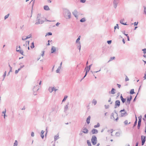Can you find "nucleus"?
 I'll return each mask as SVG.
<instances>
[{
  "instance_id": "nucleus-35",
  "label": "nucleus",
  "mask_w": 146,
  "mask_h": 146,
  "mask_svg": "<svg viewBox=\"0 0 146 146\" xmlns=\"http://www.w3.org/2000/svg\"><path fill=\"white\" fill-rule=\"evenodd\" d=\"M115 58V57H111L110 58V60L108 61V62H110L111 61L113 60Z\"/></svg>"
},
{
  "instance_id": "nucleus-49",
  "label": "nucleus",
  "mask_w": 146,
  "mask_h": 146,
  "mask_svg": "<svg viewBox=\"0 0 146 146\" xmlns=\"http://www.w3.org/2000/svg\"><path fill=\"white\" fill-rule=\"evenodd\" d=\"M124 123L125 125H127L128 124V121L127 120H126L124 122Z\"/></svg>"
},
{
  "instance_id": "nucleus-18",
  "label": "nucleus",
  "mask_w": 146,
  "mask_h": 146,
  "mask_svg": "<svg viewBox=\"0 0 146 146\" xmlns=\"http://www.w3.org/2000/svg\"><path fill=\"white\" fill-rule=\"evenodd\" d=\"M17 48L16 49V51L17 52H20L22 55L24 56L23 54V51L22 50H17Z\"/></svg>"
},
{
  "instance_id": "nucleus-25",
  "label": "nucleus",
  "mask_w": 146,
  "mask_h": 146,
  "mask_svg": "<svg viewBox=\"0 0 146 146\" xmlns=\"http://www.w3.org/2000/svg\"><path fill=\"white\" fill-rule=\"evenodd\" d=\"M44 132V131L42 130L41 132L40 136L42 139L44 138V135H43Z\"/></svg>"
},
{
  "instance_id": "nucleus-19",
  "label": "nucleus",
  "mask_w": 146,
  "mask_h": 146,
  "mask_svg": "<svg viewBox=\"0 0 146 146\" xmlns=\"http://www.w3.org/2000/svg\"><path fill=\"white\" fill-rule=\"evenodd\" d=\"M90 118H91L90 116H89L87 119L86 122L88 124H89V123H90Z\"/></svg>"
},
{
  "instance_id": "nucleus-3",
  "label": "nucleus",
  "mask_w": 146,
  "mask_h": 146,
  "mask_svg": "<svg viewBox=\"0 0 146 146\" xmlns=\"http://www.w3.org/2000/svg\"><path fill=\"white\" fill-rule=\"evenodd\" d=\"M91 140L92 143L93 145H94L97 143V139L95 135H93L92 136Z\"/></svg>"
},
{
  "instance_id": "nucleus-26",
  "label": "nucleus",
  "mask_w": 146,
  "mask_h": 146,
  "mask_svg": "<svg viewBox=\"0 0 146 146\" xmlns=\"http://www.w3.org/2000/svg\"><path fill=\"white\" fill-rule=\"evenodd\" d=\"M90 68H89L88 67V66H87V67H86L85 68V71H86V72L88 73L89 72V70H90Z\"/></svg>"
},
{
  "instance_id": "nucleus-31",
  "label": "nucleus",
  "mask_w": 146,
  "mask_h": 146,
  "mask_svg": "<svg viewBox=\"0 0 146 146\" xmlns=\"http://www.w3.org/2000/svg\"><path fill=\"white\" fill-rule=\"evenodd\" d=\"M80 36H78V38L76 39V43H78V42L79 41V40L80 39Z\"/></svg>"
},
{
  "instance_id": "nucleus-61",
  "label": "nucleus",
  "mask_w": 146,
  "mask_h": 146,
  "mask_svg": "<svg viewBox=\"0 0 146 146\" xmlns=\"http://www.w3.org/2000/svg\"><path fill=\"white\" fill-rule=\"evenodd\" d=\"M6 75L4 74L3 75V80L4 79V78H5V76H6Z\"/></svg>"
},
{
  "instance_id": "nucleus-48",
  "label": "nucleus",
  "mask_w": 146,
  "mask_h": 146,
  "mask_svg": "<svg viewBox=\"0 0 146 146\" xmlns=\"http://www.w3.org/2000/svg\"><path fill=\"white\" fill-rule=\"evenodd\" d=\"M80 2L82 3H84L86 1V0H80Z\"/></svg>"
},
{
  "instance_id": "nucleus-32",
  "label": "nucleus",
  "mask_w": 146,
  "mask_h": 146,
  "mask_svg": "<svg viewBox=\"0 0 146 146\" xmlns=\"http://www.w3.org/2000/svg\"><path fill=\"white\" fill-rule=\"evenodd\" d=\"M135 93L134 92V90L133 89H132L131 90L130 92V94H133Z\"/></svg>"
},
{
  "instance_id": "nucleus-12",
  "label": "nucleus",
  "mask_w": 146,
  "mask_h": 146,
  "mask_svg": "<svg viewBox=\"0 0 146 146\" xmlns=\"http://www.w3.org/2000/svg\"><path fill=\"white\" fill-rule=\"evenodd\" d=\"M82 129L84 131H82V133L86 134L88 133V130L86 127H83L82 128Z\"/></svg>"
},
{
  "instance_id": "nucleus-36",
  "label": "nucleus",
  "mask_w": 146,
  "mask_h": 146,
  "mask_svg": "<svg viewBox=\"0 0 146 146\" xmlns=\"http://www.w3.org/2000/svg\"><path fill=\"white\" fill-rule=\"evenodd\" d=\"M120 134L119 132H117L115 133V135L117 137H119L120 136Z\"/></svg>"
},
{
  "instance_id": "nucleus-51",
  "label": "nucleus",
  "mask_w": 146,
  "mask_h": 146,
  "mask_svg": "<svg viewBox=\"0 0 146 146\" xmlns=\"http://www.w3.org/2000/svg\"><path fill=\"white\" fill-rule=\"evenodd\" d=\"M100 70H101V69L99 71H94V72H92V71H91V72H92V74H93V73H94V72L97 73L98 72H100Z\"/></svg>"
},
{
  "instance_id": "nucleus-11",
  "label": "nucleus",
  "mask_w": 146,
  "mask_h": 146,
  "mask_svg": "<svg viewBox=\"0 0 146 146\" xmlns=\"http://www.w3.org/2000/svg\"><path fill=\"white\" fill-rule=\"evenodd\" d=\"M69 105V103L68 102L66 105L64 107V111L65 112H66V111L68 110V105Z\"/></svg>"
},
{
  "instance_id": "nucleus-17",
  "label": "nucleus",
  "mask_w": 146,
  "mask_h": 146,
  "mask_svg": "<svg viewBox=\"0 0 146 146\" xmlns=\"http://www.w3.org/2000/svg\"><path fill=\"white\" fill-rule=\"evenodd\" d=\"M120 98L121 99L123 103H124L126 101V99L124 98H123V96H122V94H121V96H120Z\"/></svg>"
},
{
  "instance_id": "nucleus-54",
  "label": "nucleus",
  "mask_w": 146,
  "mask_h": 146,
  "mask_svg": "<svg viewBox=\"0 0 146 146\" xmlns=\"http://www.w3.org/2000/svg\"><path fill=\"white\" fill-rule=\"evenodd\" d=\"M138 23V22H135L133 23V24L135 26H137V25Z\"/></svg>"
},
{
  "instance_id": "nucleus-63",
  "label": "nucleus",
  "mask_w": 146,
  "mask_h": 146,
  "mask_svg": "<svg viewBox=\"0 0 146 146\" xmlns=\"http://www.w3.org/2000/svg\"><path fill=\"white\" fill-rule=\"evenodd\" d=\"M12 71V67H10L9 72H11Z\"/></svg>"
},
{
  "instance_id": "nucleus-23",
  "label": "nucleus",
  "mask_w": 146,
  "mask_h": 146,
  "mask_svg": "<svg viewBox=\"0 0 146 146\" xmlns=\"http://www.w3.org/2000/svg\"><path fill=\"white\" fill-rule=\"evenodd\" d=\"M44 9L45 10H50V9L48 7V6L47 5H45L44 7Z\"/></svg>"
},
{
  "instance_id": "nucleus-56",
  "label": "nucleus",
  "mask_w": 146,
  "mask_h": 146,
  "mask_svg": "<svg viewBox=\"0 0 146 146\" xmlns=\"http://www.w3.org/2000/svg\"><path fill=\"white\" fill-rule=\"evenodd\" d=\"M117 86L119 88H120L121 87V85L119 84H117Z\"/></svg>"
},
{
  "instance_id": "nucleus-39",
  "label": "nucleus",
  "mask_w": 146,
  "mask_h": 146,
  "mask_svg": "<svg viewBox=\"0 0 146 146\" xmlns=\"http://www.w3.org/2000/svg\"><path fill=\"white\" fill-rule=\"evenodd\" d=\"M35 47L34 43L33 42L31 43V48H33Z\"/></svg>"
},
{
  "instance_id": "nucleus-53",
  "label": "nucleus",
  "mask_w": 146,
  "mask_h": 146,
  "mask_svg": "<svg viewBox=\"0 0 146 146\" xmlns=\"http://www.w3.org/2000/svg\"><path fill=\"white\" fill-rule=\"evenodd\" d=\"M31 136H32L33 137H34V133L33 132H32L31 133Z\"/></svg>"
},
{
  "instance_id": "nucleus-62",
  "label": "nucleus",
  "mask_w": 146,
  "mask_h": 146,
  "mask_svg": "<svg viewBox=\"0 0 146 146\" xmlns=\"http://www.w3.org/2000/svg\"><path fill=\"white\" fill-rule=\"evenodd\" d=\"M25 109V106H24L23 108L21 109L22 110H24Z\"/></svg>"
},
{
  "instance_id": "nucleus-7",
  "label": "nucleus",
  "mask_w": 146,
  "mask_h": 146,
  "mask_svg": "<svg viewBox=\"0 0 146 146\" xmlns=\"http://www.w3.org/2000/svg\"><path fill=\"white\" fill-rule=\"evenodd\" d=\"M38 89L39 88H38V86L37 84L35 86H34V88H33V92H34L33 94L35 95H36V94H35V93L36 91H38Z\"/></svg>"
},
{
  "instance_id": "nucleus-37",
  "label": "nucleus",
  "mask_w": 146,
  "mask_h": 146,
  "mask_svg": "<svg viewBox=\"0 0 146 146\" xmlns=\"http://www.w3.org/2000/svg\"><path fill=\"white\" fill-rule=\"evenodd\" d=\"M100 126V124L99 123H98L96 125H95L94 126V128H97Z\"/></svg>"
},
{
  "instance_id": "nucleus-33",
  "label": "nucleus",
  "mask_w": 146,
  "mask_h": 146,
  "mask_svg": "<svg viewBox=\"0 0 146 146\" xmlns=\"http://www.w3.org/2000/svg\"><path fill=\"white\" fill-rule=\"evenodd\" d=\"M111 119H115V118L114 117V113H111Z\"/></svg>"
},
{
  "instance_id": "nucleus-15",
  "label": "nucleus",
  "mask_w": 146,
  "mask_h": 146,
  "mask_svg": "<svg viewBox=\"0 0 146 146\" xmlns=\"http://www.w3.org/2000/svg\"><path fill=\"white\" fill-rule=\"evenodd\" d=\"M115 90L114 88H112L111 91L109 92V93L110 94H114L115 93Z\"/></svg>"
},
{
  "instance_id": "nucleus-8",
  "label": "nucleus",
  "mask_w": 146,
  "mask_h": 146,
  "mask_svg": "<svg viewBox=\"0 0 146 146\" xmlns=\"http://www.w3.org/2000/svg\"><path fill=\"white\" fill-rule=\"evenodd\" d=\"M141 145H143L144 144L146 141V137L143 135L141 136Z\"/></svg>"
},
{
  "instance_id": "nucleus-9",
  "label": "nucleus",
  "mask_w": 146,
  "mask_h": 146,
  "mask_svg": "<svg viewBox=\"0 0 146 146\" xmlns=\"http://www.w3.org/2000/svg\"><path fill=\"white\" fill-rule=\"evenodd\" d=\"M132 96L131 95L130 96V97H128L127 98V103L126 104L127 105V104L129 105L130 104L131 102V101L132 99Z\"/></svg>"
},
{
  "instance_id": "nucleus-45",
  "label": "nucleus",
  "mask_w": 146,
  "mask_h": 146,
  "mask_svg": "<svg viewBox=\"0 0 146 146\" xmlns=\"http://www.w3.org/2000/svg\"><path fill=\"white\" fill-rule=\"evenodd\" d=\"M125 81H128L129 80V79L128 78V77H127V76H125Z\"/></svg>"
},
{
  "instance_id": "nucleus-20",
  "label": "nucleus",
  "mask_w": 146,
  "mask_h": 146,
  "mask_svg": "<svg viewBox=\"0 0 146 146\" xmlns=\"http://www.w3.org/2000/svg\"><path fill=\"white\" fill-rule=\"evenodd\" d=\"M141 121H140V120L139 119L138 121V123L137 125V128L139 129L140 128V126L141 125Z\"/></svg>"
},
{
  "instance_id": "nucleus-30",
  "label": "nucleus",
  "mask_w": 146,
  "mask_h": 146,
  "mask_svg": "<svg viewBox=\"0 0 146 146\" xmlns=\"http://www.w3.org/2000/svg\"><path fill=\"white\" fill-rule=\"evenodd\" d=\"M97 102V101L95 99H93L92 101V103L94 104V105H95L96 104Z\"/></svg>"
},
{
  "instance_id": "nucleus-27",
  "label": "nucleus",
  "mask_w": 146,
  "mask_h": 146,
  "mask_svg": "<svg viewBox=\"0 0 146 146\" xmlns=\"http://www.w3.org/2000/svg\"><path fill=\"white\" fill-rule=\"evenodd\" d=\"M29 41L28 40H27L26 41V43L25 44H24V46H25V47H27L29 46Z\"/></svg>"
},
{
  "instance_id": "nucleus-42",
  "label": "nucleus",
  "mask_w": 146,
  "mask_h": 146,
  "mask_svg": "<svg viewBox=\"0 0 146 146\" xmlns=\"http://www.w3.org/2000/svg\"><path fill=\"white\" fill-rule=\"evenodd\" d=\"M87 143L89 146H91V142L89 140L87 141Z\"/></svg>"
},
{
  "instance_id": "nucleus-64",
  "label": "nucleus",
  "mask_w": 146,
  "mask_h": 146,
  "mask_svg": "<svg viewBox=\"0 0 146 146\" xmlns=\"http://www.w3.org/2000/svg\"><path fill=\"white\" fill-rule=\"evenodd\" d=\"M92 64H91L90 65H89V66H88V67L89 68H90V69L91 67V66H92Z\"/></svg>"
},
{
  "instance_id": "nucleus-4",
  "label": "nucleus",
  "mask_w": 146,
  "mask_h": 146,
  "mask_svg": "<svg viewBox=\"0 0 146 146\" xmlns=\"http://www.w3.org/2000/svg\"><path fill=\"white\" fill-rule=\"evenodd\" d=\"M119 112L121 113V117H123L127 115L128 114L127 112L125 111V110L124 109L123 110H121Z\"/></svg>"
},
{
  "instance_id": "nucleus-2",
  "label": "nucleus",
  "mask_w": 146,
  "mask_h": 146,
  "mask_svg": "<svg viewBox=\"0 0 146 146\" xmlns=\"http://www.w3.org/2000/svg\"><path fill=\"white\" fill-rule=\"evenodd\" d=\"M44 22V21L42 19V18L41 17V15L39 14H38L35 24L37 25L40 24H42Z\"/></svg>"
},
{
  "instance_id": "nucleus-52",
  "label": "nucleus",
  "mask_w": 146,
  "mask_h": 146,
  "mask_svg": "<svg viewBox=\"0 0 146 146\" xmlns=\"http://www.w3.org/2000/svg\"><path fill=\"white\" fill-rule=\"evenodd\" d=\"M44 51H42L41 56H43L44 54Z\"/></svg>"
},
{
  "instance_id": "nucleus-24",
  "label": "nucleus",
  "mask_w": 146,
  "mask_h": 146,
  "mask_svg": "<svg viewBox=\"0 0 146 146\" xmlns=\"http://www.w3.org/2000/svg\"><path fill=\"white\" fill-rule=\"evenodd\" d=\"M53 89H54V87H49L48 90L51 93L54 91Z\"/></svg>"
},
{
  "instance_id": "nucleus-50",
  "label": "nucleus",
  "mask_w": 146,
  "mask_h": 146,
  "mask_svg": "<svg viewBox=\"0 0 146 146\" xmlns=\"http://www.w3.org/2000/svg\"><path fill=\"white\" fill-rule=\"evenodd\" d=\"M105 108L106 109H108L109 108V105H105Z\"/></svg>"
},
{
  "instance_id": "nucleus-21",
  "label": "nucleus",
  "mask_w": 146,
  "mask_h": 146,
  "mask_svg": "<svg viewBox=\"0 0 146 146\" xmlns=\"http://www.w3.org/2000/svg\"><path fill=\"white\" fill-rule=\"evenodd\" d=\"M31 37V35H29L27 36L26 38H24L23 37L22 38V40H26L29 38H30Z\"/></svg>"
},
{
  "instance_id": "nucleus-29",
  "label": "nucleus",
  "mask_w": 146,
  "mask_h": 146,
  "mask_svg": "<svg viewBox=\"0 0 146 146\" xmlns=\"http://www.w3.org/2000/svg\"><path fill=\"white\" fill-rule=\"evenodd\" d=\"M86 21L85 18H83L80 20V22H84Z\"/></svg>"
},
{
  "instance_id": "nucleus-40",
  "label": "nucleus",
  "mask_w": 146,
  "mask_h": 146,
  "mask_svg": "<svg viewBox=\"0 0 146 146\" xmlns=\"http://www.w3.org/2000/svg\"><path fill=\"white\" fill-rule=\"evenodd\" d=\"M119 27L118 26V24H116V25L114 27V30H115L116 28H117L118 29H119ZM115 31V30H114Z\"/></svg>"
},
{
  "instance_id": "nucleus-44",
  "label": "nucleus",
  "mask_w": 146,
  "mask_h": 146,
  "mask_svg": "<svg viewBox=\"0 0 146 146\" xmlns=\"http://www.w3.org/2000/svg\"><path fill=\"white\" fill-rule=\"evenodd\" d=\"M52 34L51 32H48L46 33V35L45 36H46L47 35L49 36V35H52Z\"/></svg>"
},
{
  "instance_id": "nucleus-57",
  "label": "nucleus",
  "mask_w": 146,
  "mask_h": 146,
  "mask_svg": "<svg viewBox=\"0 0 146 146\" xmlns=\"http://www.w3.org/2000/svg\"><path fill=\"white\" fill-rule=\"evenodd\" d=\"M60 70L59 69H58L57 70H56V73H59V72Z\"/></svg>"
},
{
  "instance_id": "nucleus-41",
  "label": "nucleus",
  "mask_w": 146,
  "mask_h": 146,
  "mask_svg": "<svg viewBox=\"0 0 146 146\" xmlns=\"http://www.w3.org/2000/svg\"><path fill=\"white\" fill-rule=\"evenodd\" d=\"M18 144L17 141V140H15L14 144V146H17Z\"/></svg>"
},
{
  "instance_id": "nucleus-60",
  "label": "nucleus",
  "mask_w": 146,
  "mask_h": 146,
  "mask_svg": "<svg viewBox=\"0 0 146 146\" xmlns=\"http://www.w3.org/2000/svg\"><path fill=\"white\" fill-rule=\"evenodd\" d=\"M60 24V23H59L58 22L56 24V26H58V25Z\"/></svg>"
},
{
  "instance_id": "nucleus-6",
  "label": "nucleus",
  "mask_w": 146,
  "mask_h": 146,
  "mask_svg": "<svg viewBox=\"0 0 146 146\" xmlns=\"http://www.w3.org/2000/svg\"><path fill=\"white\" fill-rule=\"evenodd\" d=\"M120 102L119 100H117L115 101L114 108H116L119 107L120 106Z\"/></svg>"
},
{
  "instance_id": "nucleus-34",
  "label": "nucleus",
  "mask_w": 146,
  "mask_h": 146,
  "mask_svg": "<svg viewBox=\"0 0 146 146\" xmlns=\"http://www.w3.org/2000/svg\"><path fill=\"white\" fill-rule=\"evenodd\" d=\"M136 119L135 121V122H134V124L133 125V127L137 125V118L136 117Z\"/></svg>"
},
{
  "instance_id": "nucleus-13",
  "label": "nucleus",
  "mask_w": 146,
  "mask_h": 146,
  "mask_svg": "<svg viewBox=\"0 0 146 146\" xmlns=\"http://www.w3.org/2000/svg\"><path fill=\"white\" fill-rule=\"evenodd\" d=\"M91 132L93 134H97L98 133V131L95 129H92Z\"/></svg>"
},
{
  "instance_id": "nucleus-59",
  "label": "nucleus",
  "mask_w": 146,
  "mask_h": 146,
  "mask_svg": "<svg viewBox=\"0 0 146 146\" xmlns=\"http://www.w3.org/2000/svg\"><path fill=\"white\" fill-rule=\"evenodd\" d=\"M48 132V130H47V127H46V134H47Z\"/></svg>"
},
{
  "instance_id": "nucleus-5",
  "label": "nucleus",
  "mask_w": 146,
  "mask_h": 146,
  "mask_svg": "<svg viewBox=\"0 0 146 146\" xmlns=\"http://www.w3.org/2000/svg\"><path fill=\"white\" fill-rule=\"evenodd\" d=\"M120 0H114L113 3V7L115 9L117 8L118 4H119Z\"/></svg>"
},
{
  "instance_id": "nucleus-16",
  "label": "nucleus",
  "mask_w": 146,
  "mask_h": 146,
  "mask_svg": "<svg viewBox=\"0 0 146 146\" xmlns=\"http://www.w3.org/2000/svg\"><path fill=\"white\" fill-rule=\"evenodd\" d=\"M56 51V47L54 46H52L51 48V53H54Z\"/></svg>"
},
{
  "instance_id": "nucleus-28",
  "label": "nucleus",
  "mask_w": 146,
  "mask_h": 146,
  "mask_svg": "<svg viewBox=\"0 0 146 146\" xmlns=\"http://www.w3.org/2000/svg\"><path fill=\"white\" fill-rule=\"evenodd\" d=\"M78 45L77 46V48L79 49V51H80L81 49V45L80 42H79L78 44Z\"/></svg>"
},
{
  "instance_id": "nucleus-47",
  "label": "nucleus",
  "mask_w": 146,
  "mask_h": 146,
  "mask_svg": "<svg viewBox=\"0 0 146 146\" xmlns=\"http://www.w3.org/2000/svg\"><path fill=\"white\" fill-rule=\"evenodd\" d=\"M107 42L108 44H111V40H108L107 41Z\"/></svg>"
},
{
  "instance_id": "nucleus-46",
  "label": "nucleus",
  "mask_w": 146,
  "mask_h": 146,
  "mask_svg": "<svg viewBox=\"0 0 146 146\" xmlns=\"http://www.w3.org/2000/svg\"><path fill=\"white\" fill-rule=\"evenodd\" d=\"M142 51L143 52V53L144 54L146 53V48H144L142 49Z\"/></svg>"
},
{
  "instance_id": "nucleus-38",
  "label": "nucleus",
  "mask_w": 146,
  "mask_h": 146,
  "mask_svg": "<svg viewBox=\"0 0 146 146\" xmlns=\"http://www.w3.org/2000/svg\"><path fill=\"white\" fill-rule=\"evenodd\" d=\"M68 96H64V98H63V100H62V102H64L66 100V99L68 98Z\"/></svg>"
},
{
  "instance_id": "nucleus-22",
  "label": "nucleus",
  "mask_w": 146,
  "mask_h": 146,
  "mask_svg": "<svg viewBox=\"0 0 146 146\" xmlns=\"http://www.w3.org/2000/svg\"><path fill=\"white\" fill-rule=\"evenodd\" d=\"M124 21V19H121L120 21V23L123 25H127L126 23H123V21Z\"/></svg>"
},
{
  "instance_id": "nucleus-14",
  "label": "nucleus",
  "mask_w": 146,
  "mask_h": 146,
  "mask_svg": "<svg viewBox=\"0 0 146 146\" xmlns=\"http://www.w3.org/2000/svg\"><path fill=\"white\" fill-rule=\"evenodd\" d=\"M54 141H56L57 139L59 138V133H58L56 135H55L54 137Z\"/></svg>"
},
{
  "instance_id": "nucleus-10",
  "label": "nucleus",
  "mask_w": 146,
  "mask_h": 146,
  "mask_svg": "<svg viewBox=\"0 0 146 146\" xmlns=\"http://www.w3.org/2000/svg\"><path fill=\"white\" fill-rule=\"evenodd\" d=\"M73 14L74 16V17L76 18L78 17V12L76 10H74L72 13Z\"/></svg>"
},
{
  "instance_id": "nucleus-55",
  "label": "nucleus",
  "mask_w": 146,
  "mask_h": 146,
  "mask_svg": "<svg viewBox=\"0 0 146 146\" xmlns=\"http://www.w3.org/2000/svg\"><path fill=\"white\" fill-rule=\"evenodd\" d=\"M6 109H5V110L3 111L2 112V113H3L4 114H5V113H6Z\"/></svg>"
},
{
  "instance_id": "nucleus-43",
  "label": "nucleus",
  "mask_w": 146,
  "mask_h": 146,
  "mask_svg": "<svg viewBox=\"0 0 146 146\" xmlns=\"http://www.w3.org/2000/svg\"><path fill=\"white\" fill-rule=\"evenodd\" d=\"M9 13L7 14V15H5V17H4V19H5V20L9 16Z\"/></svg>"
},
{
  "instance_id": "nucleus-1",
  "label": "nucleus",
  "mask_w": 146,
  "mask_h": 146,
  "mask_svg": "<svg viewBox=\"0 0 146 146\" xmlns=\"http://www.w3.org/2000/svg\"><path fill=\"white\" fill-rule=\"evenodd\" d=\"M63 15L64 17L66 19H69L71 18V13L69 10L66 8L63 9Z\"/></svg>"
},
{
  "instance_id": "nucleus-58",
  "label": "nucleus",
  "mask_w": 146,
  "mask_h": 146,
  "mask_svg": "<svg viewBox=\"0 0 146 146\" xmlns=\"http://www.w3.org/2000/svg\"><path fill=\"white\" fill-rule=\"evenodd\" d=\"M19 71L18 70H16L15 71V74H17V73H18V72H19Z\"/></svg>"
}]
</instances>
